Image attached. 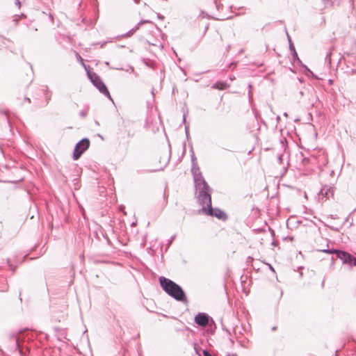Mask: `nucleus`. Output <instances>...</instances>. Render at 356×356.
I'll return each instance as SVG.
<instances>
[{
  "label": "nucleus",
  "mask_w": 356,
  "mask_h": 356,
  "mask_svg": "<svg viewBox=\"0 0 356 356\" xmlns=\"http://www.w3.org/2000/svg\"><path fill=\"white\" fill-rule=\"evenodd\" d=\"M330 252L335 253L337 257L341 259L343 264H348L350 266H356V258L350 254L345 251L337 250H332Z\"/></svg>",
  "instance_id": "20e7f679"
},
{
  "label": "nucleus",
  "mask_w": 356,
  "mask_h": 356,
  "mask_svg": "<svg viewBox=\"0 0 356 356\" xmlns=\"http://www.w3.org/2000/svg\"><path fill=\"white\" fill-rule=\"evenodd\" d=\"M201 211L204 214L215 216L220 220H225L227 218L226 213L218 209H213L212 207H203L202 208Z\"/></svg>",
  "instance_id": "423d86ee"
},
{
  "label": "nucleus",
  "mask_w": 356,
  "mask_h": 356,
  "mask_svg": "<svg viewBox=\"0 0 356 356\" xmlns=\"http://www.w3.org/2000/svg\"><path fill=\"white\" fill-rule=\"evenodd\" d=\"M159 283L162 289L170 296L173 297L177 300H183L185 298V294L182 289L172 280L165 277H159Z\"/></svg>",
  "instance_id": "f257e3e1"
},
{
  "label": "nucleus",
  "mask_w": 356,
  "mask_h": 356,
  "mask_svg": "<svg viewBox=\"0 0 356 356\" xmlns=\"http://www.w3.org/2000/svg\"><path fill=\"white\" fill-rule=\"evenodd\" d=\"M196 188L199 190L198 201L203 207H211V197L209 194V186L206 181L201 179H195Z\"/></svg>",
  "instance_id": "f03ea898"
},
{
  "label": "nucleus",
  "mask_w": 356,
  "mask_h": 356,
  "mask_svg": "<svg viewBox=\"0 0 356 356\" xmlns=\"http://www.w3.org/2000/svg\"><path fill=\"white\" fill-rule=\"evenodd\" d=\"M19 337H16V343H17V346H18L19 347H20V346H19ZM19 353H20V354H22V355H26V353H30V352H29V348H19Z\"/></svg>",
  "instance_id": "1a4fd4ad"
},
{
  "label": "nucleus",
  "mask_w": 356,
  "mask_h": 356,
  "mask_svg": "<svg viewBox=\"0 0 356 356\" xmlns=\"http://www.w3.org/2000/svg\"><path fill=\"white\" fill-rule=\"evenodd\" d=\"M90 140L88 138H83L80 140L75 146L73 153L74 160H78L82 154L85 152L90 147Z\"/></svg>",
  "instance_id": "7ed1b4c3"
},
{
  "label": "nucleus",
  "mask_w": 356,
  "mask_h": 356,
  "mask_svg": "<svg viewBox=\"0 0 356 356\" xmlns=\"http://www.w3.org/2000/svg\"><path fill=\"white\" fill-rule=\"evenodd\" d=\"M229 87V85L225 81H217L212 86L213 88L218 89L220 90H226Z\"/></svg>",
  "instance_id": "6e6552de"
},
{
  "label": "nucleus",
  "mask_w": 356,
  "mask_h": 356,
  "mask_svg": "<svg viewBox=\"0 0 356 356\" xmlns=\"http://www.w3.org/2000/svg\"><path fill=\"white\" fill-rule=\"evenodd\" d=\"M89 78L91 80V81L93 83V84L99 89V90L104 94L105 95L108 96L109 98L111 97L110 93L105 86V84L102 82V81L100 79V78L97 76L95 74H89Z\"/></svg>",
  "instance_id": "39448f33"
},
{
  "label": "nucleus",
  "mask_w": 356,
  "mask_h": 356,
  "mask_svg": "<svg viewBox=\"0 0 356 356\" xmlns=\"http://www.w3.org/2000/svg\"><path fill=\"white\" fill-rule=\"evenodd\" d=\"M204 356H211V355L208 353L207 350H203Z\"/></svg>",
  "instance_id": "9d476101"
},
{
  "label": "nucleus",
  "mask_w": 356,
  "mask_h": 356,
  "mask_svg": "<svg viewBox=\"0 0 356 356\" xmlns=\"http://www.w3.org/2000/svg\"><path fill=\"white\" fill-rule=\"evenodd\" d=\"M194 320L195 323L201 327H206L210 321H213L212 318L205 313H198Z\"/></svg>",
  "instance_id": "0eeeda50"
}]
</instances>
